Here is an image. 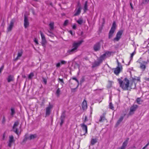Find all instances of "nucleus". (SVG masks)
I'll return each instance as SVG.
<instances>
[{
    "label": "nucleus",
    "mask_w": 149,
    "mask_h": 149,
    "mask_svg": "<svg viewBox=\"0 0 149 149\" xmlns=\"http://www.w3.org/2000/svg\"><path fill=\"white\" fill-rule=\"evenodd\" d=\"M146 80L148 81H149V78H146Z\"/></svg>",
    "instance_id": "6e6d98bb"
},
{
    "label": "nucleus",
    "mask_w": 149,
    "mask_h": 149,
    "mask_svg": "<svg viewBox=\"0 0 149 149\" xmlns=\"http://www.w3.org/2000/svg\"><path fill=\"white\" fill-rule=\"evenodd\" d=\"M106 114V113H104L100 116V118L99 120V122H102L105 120H106L105 118Z\"/></svg>",
    "instance_id": "f3484780"
},
{
    "label": "nucleus",
    "mask_w": 149,
    "mask_h": 149,
    "mask_svg": "<svg viewBox=\"0 0 149 149\" xmlns=\"http://www.w3.org/2000/svg\"><path fill=\"white\" fill-rule=\"evenodd\" d=\"M72 79L75 80L78 83H79V81L75 77H73L72 78Z\"/></svg>",
    "instance_id": "09e8293b"
},
{
    "label": "nucleus",
    "mask_w": 149,
    "mask_h": 149,
    "mask_svg": "<svg viewBox=\"0 0 149 149\" xmlns=\"http://www.w3.org/2000/svg\"><path fill=\"white\" fill-rule=\"evenodd\" d=\"M27 139H29V137H27L26 135L24 139L23 140L21 143L23 144L25 143Z\"/></svg>",
    "instance_id": "2f4dec72"
},
{
    "label": "nucleus",
    "mask_w": 149,
    "mask_h": 149,
    "mask_svg": "<svg viewBox=\"0 0 149 149\" xmlns=\"http://www.w3.org/2000/svg\"><path fill=\"white\" fill-rule=\"evenodd\" d=\"M9 143H8V146L11 147L12 146V144L13 143H14L15 140L14 139V137L13 136L11 135L9 136Z\"/></svg>",
    "instance_id": "9b49d317"
},
{
    "label": "nucleus",
    "mask_w": 149,
    "mask_h": 149,
    "mask_svg": "<svg viewBox=\"0 0 149 149\" xmlns=\"http://www.w3.org/2000/svg\"><path fill=\"white\" fill-rule=\"evenodd\" d=\"M146 148H145L144 147H143L142 149H145Z\"/></svg>",
    "instance_id": "052dcab7"
},
{
    "label": "nucleus",
    "mask_w": 149,
    "mask_h": 149,
    "mask_svg": "<svg viewBox=\"0 0 149 149\" xmlns=\"http://www.w3.org/2000/svg\"><path fill=\"white\" fill-rule=\"evenodd\" d=\"M140 77H135L134 78L132 79V80L134 82L137 81H138L140 82Z\"/></svg>",
    "instance_id": "7c9ffc66"
},
{
    "label": "nucleus",
    "mask_w": 149,
    "mask_h": 149,
    "mask_svg": "<svg viewBox=\"0 0 149 149\" xmlns=\"http://www.w3.org/2000/svg\"><path fill=\"white\" fill-rule=\"evenodd\" d=\"M34 74L33 73L31 72L29 75L28 78L29 79H31L34 76Z\"/></svg>",
    "instance_id": "e433bc0d"
},
{
    "label": "nucleus",
    "mask_w": 149,
    "mask_h": 149,
    "mask_svg": "<svg viewBox=\"0 0 149 149\" xmlns=\"http://www.w3.org/2000/svg\"><path fill=\"white\" fill-rule=\"evenodd\" d=\"M149 2V0H143L142 3L145 4H147Z\"/></svg>",
    "instance_id": "58836bf2"
},
{
    "label": "nucleus",
    "mask_w": 149,
    "mask_h": 149,
    "mask_svg": "<svg viewBox=\"0 0 149 149\" xmlns=\"http://www.w3.org/2000/svg\"><path fill=\"white\" fill-rule=\"evenodd\" d=\"M14 21L13 20H12L10 22L9 25L7 28L8 31H9L12 30L14 25Z\"/></svg>",
    "instance_id": "4468645a"
},
{
    "label": "nucleus",
    "mask_w": 149,
    "mask_h": 149,
    "mask_svg": "<svg viewBox=\"0 0 149 149\" xmlns=\"http://www.w3.org/2000/svg\"><path fill=\"white\" fill-rule=\"evenodd\" d=\"M40 33L42 38L41 44L43 46H44L46 43V40L45 39V38L44 35L41 31H40Z\"/></svg>",
    "instance_id": "1a4fd4ad"
},
{
    "label": "nucleus",
    "mask_w": 149,
    "mask_h": 149,
    "mask_svg": "<svg viewBox=\"0 0 149 149\" xmlns=\"http://www.w3.org/2000/svg\"><path fill=\"white\" fill-rule=\"evenodd\" d=\"M37 137V135L36 134H30L29 136V140L34 139Z\"/></svg>",
    "instance_id": "a878e982"
},
{
    "label": "nucleus",
    "mask_w": 149,
    "mask_h": 149,
    "mask_svg": "<svg viewBox=\"0 0 149 149\" xmlns=\"http://www.w3.org/2000/svg\"><path fill=\"white\" fill-rule=\"evenodd\" d=\"M100 63L99 62H95L94 64V67H96L99 65L100 64Z\"/></svg>",
    "instance_id": "79ce46f5"
},
{
    "label": "nucleus",
    "mask_w": 149,
    "mask_h": 149,
    "mask_svg": "<svg viewBox=\"0 0 149 149\" xmlns=\"http://www.w3.org/2000/svg\"><path fill=\"white\" fill-rule=\"evenodd\" d=\"M134 54H135V52H133L131 54V56H130L131 58H132L133 56L134 55Z\"/></svg>",
    "instance_id": "de8ad7c7"
},
{
    "label": "nucleus",
    "mask_w": 149,
    "mask_h": 149,
    "mask_svg": "<svg viewBox=\"0 0 149 149\" xmlns=\"http://www.w3.org/2000/svg\"><path fill=\"white\" fill-rule=\"evenodd\" d=\"M137 103L139 104H141V103L142 102V100H141L140 98H138L136 100Z\"/></svg>",
    "instance_id": "473e14b6"
},
{
    "label": "nucleus",
    "mask_w": 149,
    "mask_h": 149,
    "mask_svg": "<svg viewBox=\"0 0 149 149\" xmlns=\"http://www.w3.org/2000/svg\"><path fill=\"white\" fill-rule=\"evenodd\" d=\"M69 32L72 35V31H69Z\"/></svg>",
    "instance_id": "4d7b16f0"
},
{
    "label": "nucleus",
    "mask_w": 149,
    "mask_h": 149,
    "mask_svg": "<svg viewBox=\"0 0 149 149\" xmlns=\"http://www.w3.org/2000/svg\"><path fill=\"white\" fill-rule=\"evenodd\" d=\"M85 118L83 120V123H84L88 120V119L87 118V116H84Z\"/></svg>",
    "instance_id": "ea45409f"
},
{
    "label": "nucleus",
    "mask_w": 149,
    "mask_h": 149,
    "mask_svg": "<svg viewBox=\"0 0 149 149\" xmlns=\"http://www.w3.org/2000/svg\"><path fill=\"white\" fill-rule=\"evenodd\" d=\"M65 117V115L64 114H63L61 116L60 119L61 120V122L60 123V125L61 126L62 124L64 122V120Z\"/></svg>",
    "instance_id": "b1692460"
},
{
    "label": "nucleus",
    "mask_w": 149,
    "mask_h": 149,
    "mask_svg": "<svg viewBox=\"0 0 149 149\" xmlns=\"http://www.w3.org/2000/svg\"><path fill=\"white\" fill-rule=\"evenodd\" d=\"M24 26L25 28H26L29 25V22L27 18L25 16L24 19Z\"/></svg>",
    "instance_id": "aec40b11"
},
{
    "label": "nucleus",
    "mask_w": 149,
    "mask_h": 149,
    "mask_svg": "<svg viewBox=\"0 0 149 149\" xmlns=\"http://www.w3.org/2000/svg\"><path fill=\"white\" fill-rule=\"evenodd\" d=\"M83 41L82 40L74 41L72 44V48L69 49L67 51L68 54H72L77 51L78 47L81 45Z\"/></svg>",
    "instance_id": "f03ea898"
},
{
    "label": "nucleus",
    "mask_w": 149,
    "mask_h": 149,
    "mask_svg": "<svg viewBox=\"0 0 149 149\" xmlns=\"http://www.w3.org/2000/svg\"><path fill=\"white\" fill-rule=\"evenodd\" d=\"M7 81L8 82H10L14 80V79L13 76L11 75H9L7 79Z\"/></svg>",
    "instance_id": "412c9836"
},
{
    "label": "nucleus",
    "mask_w": 149,
    "mask_h": 149,
    "mask_svg": "<svg viewBox=\"0 0 149 149\" xmlns=\"http://www.w3.org/2000/svg\"><path fill=\"white\" fill-rule=\"evenodd\" d=\"M120 86L124 90H129L130 89L129 81L127 78H125L122 80L120 79H118Z\"/></svg>",
    "instance_id": "f257e3e1"
},
{
    "label": "nucleus",
    "mask_w": 149,
    "mask_h": 149,
    "mask_svg": "<svg viewBox=\"0 0 149 149\" xmlns=\"http://www.w3.org/2000/svg\"><path fill=\"white\" fill-rule=\"evenodd\" d=\"M13 130L14 132H15L16 134H18V130L17 128L16 127H13Z\"/></svg>",
    "instance_id": "4c0bfd02"
},
{
    "label": "nucleus",
    "mask_w": 149,
    "mask_h": 149,
    "mask_svg": "<svg viewBox=\"0 0 149 149\" xmlns=\"http://www.w3.org/2000/svg\"><path fill=\"white\" fill-rule=\"evenodd\" d=\"M42 79L43 81L44 82L45 84H46L47 83V79L44 77H42Z\"/></svg>",
    "instance_id": "a19ab883"
},
{
    "label": "nucleus",
    "mask_w": 149,
    "mask_h": 149,
    "mask_svg": "<svg viewBox=\"0 0 149 149\" xmlns=\"http://www.w3.org/2000/svg\"><path fill=\"white\" fill-rule=\"evenodd\" d=\"M15 112L14 108H11V115L13 116L15 114Z\"/></svg>",
    "instance_id": "c756f323"
},
{
    "label": "nucleus",
    "mask_w": 149,
    "mask_h": 149,
    "mask_svg": "<svg viewBox=\"0 0 149 149\" xmlns=\"http://www.w3.org/2000/svg\"><path fill=\"white\" fill-rule=\"evenodd\" d=\"M130 5L131 7V8L132 9L133 8V7L132 5V4L131 3H130Z\"/></svg>",
    "instance_id": "864d4df0"
},
{
    "label": "nucleus",
    "mask_w": 149,
    "mask_h": 149,
    "mask_svg": "<svg viewBox=\"0 0 149 149\" xmlns=\"http://www.w3.org/2000/svg\"><path fill=\"white\" fill-rule=\"evenodd\" d=\"M97 139L96 138L92 139L91 141V144L92 145H94L97 142Z\"/></svg>",
    "instance_id": "393cba45"
},
{
    "label": "nucleus",
    "mask_w": 149,
    "mask_h": 149,
    "mask_svg": "<svg viewBox=\"0 0 149 149\" xmlns=\"http://www.w3.org/2000/svg\"><path fill=\"white\" fill-rule=\"evenodd\" d=\"M149 145V142L146 144V145L144 147L145 148H146V147H147Z\"/></svg>",
    "instance_id": "603ef678"
},
{
    "label": "nucleus",
    "mask_w": 149,
    "mask_h": 149,
    "mask_svg": "<svg viewBox=\"0 0 149 149\" xmlns=\"http://www.w3.org/2000/svg\"><path fill=\"white\" fill-rule=\"evenodd\" d=\"M123 33V31H118L116 35V37L113 39V41H118L120 38Z\"/></svg>",
    "instance_id": "0eeeda50"
},
{
    "label": "nucleus",
    "mask_w": 149,
    "mask_h": 149,
    "mask_svg": "<svg viewBox=\"0 0 149 149\" xmlns=\"http://www.w3.org/2000/svg\"><path fill=\"white\" fill-rule=\"evenodd\" d=\"M76 28V26L75 24H74L72 26V28L74 29H75Z\"/></svg>",
    "instance_id": "8fccbe9b"
},
{
    "label": "nucleus",
    "mask_w": 149,
    "mask_h": 149,
    "mask_svg": "<svg viewBox=\"0 0 149 149\" xmlns=\"http://www.w3.org/2000/svg\"><path fill=\"white\" fill-rule=\"evenodd\" d=\"M58 79V81L59 82H60L61 84L62 85H63L64 84V82H63V79L59 78Z\"/></svg>",
    "instance_id": "f704fd0d"
},
{
    "label": "nucleus",
    "mask_w": 149,
    "mask_h": 149,
    "mask_svg": "<svg viewBox=\"0 0 149 149\" xmlns=\"http://www.w3.org/2000/svg\"><path fill=\"white\" fill-rule=\"evenodd\" d=\"M109 108L110 109H111L113 110L114 109V107L113 106V105L111 102H110L109 105Z\"/></svg>",
    "instance_id": "c9c22d12"
},
{
    "label": "nucleus",
    "mask_w": 149,
    "mask_h": 149,
    "mask_svg": "<svg viewBox=\"0 0 149 149\" xmlns=\"http://www.w3.org/2000/svg\"><path fill=\"white\" fill-rule=\"evenodd\" d=\"M140 68L144 71L146 68V65L147 64V62L146 61H143L142 63H140Z\"/></svg>",
    "instance_id": "f8f14e48"
},
{
    "label": "nucleus",
    "mask_w": 149,
    "mask_h": 149,
    "mask_svg": "<svg viewBox=\"0 0 149 149\" xmlns=\"http://www.w3.org/2000/svg\"><path fill=\"white\" fill-rule=\"evenodd\" d=\"M5 137V134H3V140H4V139Z\"/></svg>",
    "instance_id": "5fc2aeb1"
},
{
    "label": "nucleus",
    "mask_w": 149,
    "mask_h": 149,
    "mask_svg": "<svg viewBox=\"0 0 149 149\" xmlns=\"http://www.w3.org/2000/svg\"><path fill=\"white\" fill-rule=\"evenodd\" d=\"M49 26L50 27V31H52L54 29V22H51L49 24Z\"/></svg>",
    "instance_id": "bb28decb"
},
{
    "label": "nucleus",
    "mask_w": 149,
    "mask_h": 149,
    "mask_svg": "<svg viewBox=\"0 0 149 149\" xmlns=\"http://www.w3.org/2000/svg\"><path fill=\"white\" fill-rule=\"evenodd\" d=\"M138 107V106L136 104H133L132 105L130 108V110L128 115H131L133 114Z\"/></svg>",
    "instance_id": "39448f33"
},
{
    "label": "nucleus",
    "mask_w": 149,
    "mask_h": 149,
    "mask_svg": "<svg viewBox=\"0 0 149 149\" xmlns=\"http://www.w3.org/2000/svg\"><path fill=\"white\" fill-rule=\"evenodd\" d=\"M68 20H65V21L64 22V24H63L64 26H66L68 24Z\"/></svg>",
    "instance_id": "37998d69"
},
{
    "label": "nucleus",
    "mask_w": 149,
    "mask_h": 149,
    "mask_svg": "<svg viewBox=\"0 0 149 149\" xmlns=\"http://www.w3.org/2000/svg\"><path fill=\"white\" fill-rule=\"evenodd\" d=\"M116 24L115 22H113L109 33V38L110 39L113 36V34L115 30Z\"/></svg>",
    "instance_id": "20e7f679"
},
{
    "label": "nucleus",
    "mask_w": 149,
    "mask_h": 149,
    "mask_svg": "<svg viewBox=\"0 0 149 149\" xmlns=\"http://www.w3.org/2000/svg\"><path fill=\"white\" fill-rule=\"evenodd\" d=\"M87 1H86L84 5V12H86L88 10V6H87Z\"/></svg>",
    "instance_id": "cd10ccee"
},
{
    "label": "nucleus",
    "mask_w": 149,
    "mask_h": 149,
    "mask_svg": "<svg viewBox=\"0 0 149 149\" xmlns=\"http://www.w3.org/2000/svg\"><path fill=\"white\" fill-rule=\"evenodd\" d=\"M77 23L79 24H82L83 22V20L81 18H80L77 21Z\"/></svg>",
    "instance_id": "72a5a7b5"
},
{
    "label": "nucleus",
    "mask_w": 149,
    "mask_h": 149,
    "mask_svg": "<svg viewBox=\"0 0 149 149\" xmlns=\"http://www.w3.org/2000/svg\"><path fill=\"white\" fill-rule=\"evenodd\" d=\"M130 90L131 89H134L136 87V82L133 81L132 80L131 81H130Z\"/></svg>",
    "instance_id": "2eb2a0df"
},
{
    "label": "nucleus",
    "mask_w": 149,
    "mask_h": 149,
    "mask_svg": "<svg viewBox=\"0 0 149 149\" xmlns=\"http://www.w3.org/2000/svg\"><path fill=\"white\" fill-rule=\"evenodd\" d=\"M66 63V62L64 60H61L60 62L56 64V65L57 67H59L61 65L65 64Z\"/></svg>",
    "instance_id": "dca6fc26"
},
{
    "label": "nucleus",
    "mask_w": 149,
    "mask_h": 149,
    "mask_svg": "<svg viewBox=\"0 0 149 149\" xmlns=\"http://www.w3.org/2000/svg\"><path fill=\"white\" fill-rule=\"evenodd\" d=\"M4 66L3 65L0 68V73H1L4 68Z\"/></svg>",
    "instance_id": "a18cd8bd"
},
{
    "label": "nucleus",
    "mask_w": 149,
    "mask_h": 149,
    "mask_svg": "<svg viewBox=\"0 0 149 149\" xmlns=\"http://www.w3.org/2000/svg\"><path fill=\"white\" fill-rule=\"evenodd\" d=\"M19 124V123L18 122H16L15 123L13 127H16Z\"/></svg>",
    "instance_id": "c03bdc74"
},
{
    "label": "nucleus",
    "mask_w": 149,
    "mask_h": 149,
    "mask_svg": "<svg viewBox=\"0 0 149 149\" xmlns=\"http://www.w3.org/2000/svg\"><path fill=\"white\" fill-rule=\"evenodd\" d=\"M5 121V118L4 116H3V120L2 121V122L3 123H4V122Z\"/></svg>",
    "instance_id": "3c124183"
},
{
    "label": "nucleus",
    "mask_w": 149,
    "mask_h": 149,
    "mask_svg": "<svg viewBox=\"0 0 149 149\" xmlns=\"http://www.w3.org/2000/svg\"><path fill=\"white\" fill-rule=\"evenodd\" d=\"M111 54V52H106L103 55H102L101 56V58H104L106 56H110Z\"/></svg>",
    "instance_id": "5701e85b"
},
{
    "label": "nucleus",
    "mask_w": 149,
    "mask_h": 149,
    "mask_svg": "<svg viewBox=\"0 0 149 149\" xmlns=\"http://www.w3.org/2000/svg\"><path fill=\"white\" fill-rule=\"evenodd\" d=\"M82 128L83 131H81L80 133V135L81 136L85 135L87 133V126L84 123H83L80 125Z\"/></svg>",
    "instance_id": "7ed1b4c3"
},
{
    "label": "nucleus",
    "mask_w": 149,
    "mask_h": 149,
    "mask_svg": "<svg viewBox=\"0 0 149 149\" xmlns=\"http://www.w3.org/2000/svg\"><path fill=\"white\" fill-rule=\"evenodd\" d=\"M81 8L79 6L78 9H76L75 10V13L74 14V16H76L79 15L81 11Z\"/></svg>",
    "instance_id": "a211bd4d"
},
{
    "label": "nucleus",
    "mask_w": 149,
    "mask_h": 149,
    "mask_svg": "<svg viewBox=\"0 0 149 149\" xmlns=\"http://www.w3.org/2000/svg\"><path fill=\"white\" fill-rule=\"evenodd\" d=\"M82 107L83 110H85L87 109V104L86 101L84 100L82 104Z\"/></svg>",
    "instance_id": "6ab92c4d"
},
{
    "label": "nucleus",
    "mask_w": 149,
    "mask_h": 149,
    "mask_svg": "<svg viewBox=\"0 0 149 149\" xmlns=\"http://www.w3.org/2000/svg\"><path fill=\"white\" fill-rule=\"evenodd\" d=\"M123 116H121L116 123V126H117L121 122L124 118Z\"/></svg>",
    "instance_id": "4be33fe9"
},
{
    "label": "nucleus",
    "mask_w": 149,
    "mask_h": 149,
    "mask_svg": "<svg viewBox=\"0 0 149 149\" xmlns=\"http://www.w3.org/2000/svg\"><path fill=\"white\" fill-rule=\"evenodd\" d=\"M59 89H58L57 90V91H56V93H59Z\"/></svg>",
    "instance_id": "13d9d810"
},
{
    "label": "nucleus",
    "mask_w": 149,
    "mask_h": 149,
    "mask_svg": "<svg viewBox=\"0 0 149 149\" xmlns=\"http://www.w3.org/2000/svg\"><path fill=\"white\" fill-rule=\"evenodd\" d=\"M122 62H123V63H124V61H123V60H122Z\"/></svg>",
    "instance_id": "680f3d73"
},
{
    "label": "nucleus",
    "mask_w": 149,
    "mask_h": 149,
    "mask_svg": "<svg viewBox=\"0 0 149 149\" xmlns=\"http://www.w3.org/2000/svg\"><path fill=\"white\" fill-rule=\"evenodd\" d=\"M129 138H127L123 143L122 146L117 149H125L127 144Z\"/></svg>",
    "instance_id": "9d476101"
},
{
    "label": "nucleus",
    "mask_w": 149,
    "mask_h": 149,
    "mask_svg": "<svg viewBox=\"0 0 149 149\" xmlns=\"http://www.w3.org/2000/svg\"><path fill=\"white\" fill-rule=\"evenodd\" d=\"M34 42H35V43L36 44H38V40L36 38H35L34 40Z\"/></svg>",
    "instance_id": "49530a36"
},
{
    "label": "nucleus",
    "mask_w": 149,
    "mask_h": 149,
    "mask_svg": "<svg viewBox=\"0 0 149 149\" xmlns=\"http://www.w3.org/2000/svg\"><path fill=\"white\" fill-rule=\"evenodd\" d=\"M22 53L23 52L22 50H21L20 52H18L17 56V58H16L15 60H17L20 57L22 56Z\"/></svg>",
    "instance_id": "c85d7f7f"
},
{
    "label": "nucleus",
    "mask_w": 149,
    "mask_h": 149,
    "mask_svg": "<svg viewBox=\"0 0 149 149\" xmlns=\"http://www.w3.org/2000/svg\"><path fill=\"white\" fill-rule=\"evenodd\" d=\"M53 106L49 103V106L46 108V116H49L50 115L51 109L52 108Z\"/></svg>",
    "instance_id": "6e6552de"
},
{
    "label": "nucleus",
    "mask_w": 149,
    "mask_h": 149,
    "mask_svg": "<svg viewBox=\"0 0 149 149\" xmlns=\"http://www.w3.org/2000/svg\"><path fill=\"white\" fill-rule=\"evenodd\" d=\"M117 62L118 63V66L114 70V73L116 75H118V74L122 68L120 63L118 62V60H117Z\"/></svg>",
    "instance_id": "423d86ee"
},
{
    "label": "nucleus",
    "mask_w": 149,
    "mask_h": 149,
    "mask_svg": "<svg viewBox=\"0 0 149 149\" xmlns=\"http://www.w3.org/2000/svg\"><path fill=\"white\" fill-rule=\"evenodd\" d=\"M100 45L99 42L96 43L94 45L93 49L95 51H97L100 50Z\"/></svg>",
    "instance_id": "ddd939ff"
},
{
    "label": "nucleus",
    "mask_w": 149,
    "mask_h": 149,
    "mask_svg": "<svg viewBox=\"0 0 149 149\" xmlns=\"http://www.w3.org/2000/svg\"><path fill=\"white\" fill-rule=\"evenodd\" d=\"M59 94H58V93L57 94V95H56V96H57V97H58V96H59Z\"/></svg>",
    "instance_id": "bf43d9fd"
}]
</instances>
